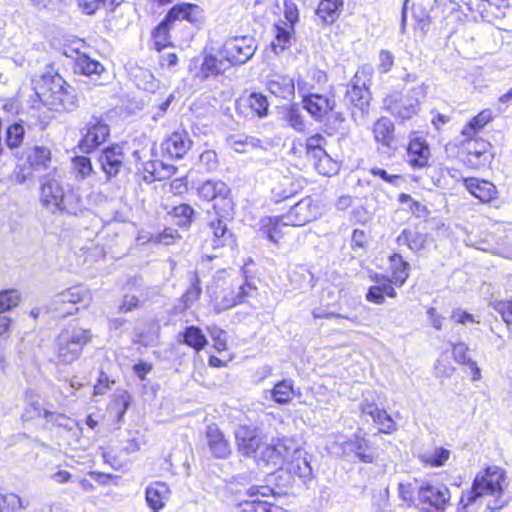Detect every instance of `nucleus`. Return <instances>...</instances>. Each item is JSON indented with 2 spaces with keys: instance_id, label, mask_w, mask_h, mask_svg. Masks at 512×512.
<instances>
[{
  "instance_id": "f257e3e1",
  "label": "nucleus",
  "mask_w": 512,
  "mask_h": 512,
  "mask_svg": "<svg viewBox=\"0 0 512 512\" xmlns=\"http://www.w3.org/2000/svg\"><path fill=\"white\" fill-rule=\"evenodd\" d=\"M40 200L44 207L52 212L60 211L77 215L81 211V203L72 193L65 194L56 171L41 179Z\"/></svg>"
},
{
  "instance_id": "f03ea898",
  "label": "nucleus",
  "mask_w": 512,
  "mask_h": 512,
  "mask_svg": "<svg viewBox=\"0 0 512 512\" xmlns=\"http://www.w3.org/2000/svg\"><path fill=\"white\" fill-rule=\"evenodd\" d=\"M504 483L505 474L501 469L488 468L482 475L476 476L471 490L462 495L457 511L464 512L477 498L484 495L495 496L499 500Z\"/></svg>"
},
{
  "instance_id": "7ed1b4c3",
  "label": "nucleus",
  "mask_w": 512,
  "mask_h": 512,
  "mask_svg": "<svg viewBox=\"0 0 512 512\" xmlns=\"http://www.w3.org/2000/svg\"><path fill=\"white\" fill-rule=\"evenodd\" d=\"M427 86L422 83L413 87L405 95L393 94L385 101V109L394 117L401 120H409L418 114L420 101L426 97Z\"/></svg>"
},
{
  "instance_id": "20e7f679",
  "label": "nucleus",
  "mask_w": 512,
  "mask_h": 512,
  "mask_svg": "<svg viewBox=\"0 0 512 512\" xmlns=\"http://www.w3.org/2000/svg\"><path fill=\"white\" fill-rule=\"evenodd\" d=\"M450 498V491L445 485L427 483L417 490L416 507L424 512H444Z\"/></svg>"
},
{
  "instance_id": "39448f33",
  "label": "nucleus",
  "mask_w": 512,
  "mask_h": 512,
  "mask_svg": "<svg viewBox=\"0 0 512 512\" xmlns=\"http://www.w3.org/2000/svg\"><path fill=\"white\" fill-rule=\"evenodd\" d=\"M299 443L292 437L283 436L272 439L270 444L264 445L257 453V458L266 465L277 467L287 462L294 452H297Z\"/></svg>"
},
{
  "instance_id": "423d86ee",
  "label": "nucleus",
  "mask_w": 512,
  "mask_h": 512,
  "mask_svg": "<svg viewBox=\"0 0 512 512\" xmlns=\"http://www.w3.org/2000/svg\"><path fill=\"white\" fill-rule=\"evenodd\" d=\"M256 46L251 37H234L225 42L220 50V56L225 57L229 66L244 64L255 53Z\"/></svg>"
},
{
  "instance_id": "0eeeda50",
  "label": "nucleus",
  "mask_w": 512,
  "mask_h": 512,
  "mask_svg": "<svg viewBox=\"0 0 512 512\" xmlns=\"http://www.w3.org/2000/svg\"><path fill=\"white\" fill-rule=\"evenodd\" d=\"M92 301V295L89 289L82 285L70 287L61 293L55 295L52 299L51 309L58 315L65 317L73 313L72 309H66L65 304L74 306L76 304H84L87 306Z\"/></svg>"
},
{
  "instance_id": "6e6552de",
  "label": "nucleus",
  "mask_w": 512,
  "mask_h": 512,
  "mask_svg": "<svg viewBox=\"0 0 512 512\" xmlns=\"http://www.w3.org/2000/svg\"><path fill=\"white\" fill-rule=\"evenodd\" d=\"M299 92L303 96L305 109L316 119H321L334 107V101L317 93H312L314 85L306 80L297 81Z\"/></svg>"
},
{
  "instance_id": "1a4fd4ad",
  "label": "nucleus",
  "mask_w": 512,
  "mask_h": 512,
  "mask_svg": "<svg viewBox=\"0 0 512 512\" xmlns=\"http://www.w3.org/2000/svg\"><path fill=\"white\" fill-rule=\"evenodd\" d=\"M320 215V208L310 197L303 198L282 215L284 225L304 226L317 219Z\"/></svg>"
},
{
  "instance_id": "9d476101",
  "label": "nucleus",
  "mask_w": 512,
  "mask_h": 512,
  "mask_svg": "<svg viewBox=\"0 0 512 512\" xmlns=\"http://www.w3.org/2000/svg\"><path fill=\"white\" fill-rule=\"evenodd\" d=\"M255 290L256 288L249 283H231L216 297L215 306L219 311L230 309L242 303L245 297L251 296Z\"/></svg>"
},
{
  "instance_id": "9b49d317",
  "label": "nucleus",
  "mask_w": 512,
  "mask_h": 512,
  "mask_svg": "<svg viewBox=\"0 0 512 512\" xmlns=\"http://www.w3.org/2000/svg\"><path fill=\"white\" fill-rule=\"evenodd\" d=\"M66 81L59 75H55L49 79H44V83L37 92L41 102L51 110L59 111L57 101L61 100L63 89Z\"/></svg>"
},
{
  "instance_id": "f8f14e48",
  "label": "nucleus",
  "mask_w": 512,
  "mask_h": 512,
  "mask_svg": "<svg viewBox=\"0 0 512 512\" xmlns=\"http://www.w3.org/2000/svg\"><path fill=\"white\" fill-rule=\"evenodd\" d=\"M109 136V127L101 120L89 122L87 132L80 141L79 147L85 153H90L98 146L106 142Z\"/></svg>"
},
{
  "instance_id": "ddd939ff",
  "label": "nucleus",
  "mask_w": 512,
  "mask_h": 512,
  "mask_svg": "<svg viewBox=\"0 0 512 512\" xmlns=\"http://www.w3.org/2000/svg\"><path fill=\"white\" fill-rule=\"evenodd\" d=\"M273 489L269 486H252L247 490L249 500L239 504L242 512H267L271 503L260 500V497H269Z\"/></svg>"
},
{
  "instance_id": "4468645a",
  "label": "nucleus",
  "mask_w": 512,
  "mask_h": 512,
  "mask_svg": "<svg viewBox=\"0 0 512 512\" xmlns=\"http://www.w3.org/2000/svg\"><path fill=\"white\" fill-rule=\"evenodd\" d=\"M235 438L240 450L247 456L260 450L258 430L247 424H240L235 429Z\"/></svg>"
},
{
  "instance_id": "2eb2a0df",
  "label": "nucleus",
  "mask_w": 512,
  "mask_h": 512,
  "mask_svg": "<svg viewBox=\"0 0 512 512\" xmlns=\"http://www.w3.org/2000/svg\"><path fill=\"white\" fill-rule=\"evenodd\" d=\"M124 155L120 146H112L103 150L99 157L103 172L107 178L115 177L123 166Z\"/></svg>"
},
{
  "instance_id": "dca6fc26",
  "label": "nucleus",
  "mask_w": 512,
  "mask_h": 512,
  "mask_svg": "<svg viewBox=\"0 0 512 512\" xmlns=\"http://www.w3.org/2000/svg\"><path fill=\"white\" fill-rule=\"evenodd\" d=\"M286 470L289 474L298 477L303 482L312 478V468L307 459V452L300 446L298 447L297 452H294L286 462Z\"/></svg>"
},
{
  "instance_id": "f3484780",
  "label": "nucleus",
  "mask_w": 512,
  "mask_h": 512,
  "mask_svg": "<svg viewBox=\"0 0 512 512\" xmlns=\"http://www.w3.org/2000/svg\"><path fill=\"white\" fill-rule=\"evenodd\" d=\"M192 141L186 131L172 133L163 143L162 149L171 157L180 159L191 148Z\"/></svg>"
},
{
  "instance_id": "a211bd4d",
  "label": "nucleus",
  "mask_w": 512,
  "mask_h": 512,
  "mask_svg": "<svg viewBox=\"0 0 512 512\" xmlns=\"http://www.w3.org/2000/svg\"><path fill=\"white\" fill-rule=\"evenodd\" d=\"M430 149L425 140L412 139L407 149V161L417 168H423L428 164Z\"/></svg>"
},
{
  "instance_id": "6ab92c4d",
  "label": "nucleus",
  "mask_w": 512,
  "mask_h": 512,
  "mask_svg": "<svg viewBox=\"0 0 512 512\" xmlns=\"http://www.w3.org/2000/svg\"><path fill=\"white\" fill-rule=\"evenodd\" d=\"M169 497L170 489L163 482H154L146 489L147 504L154 512L161 510Z\"/></svg>"
},
{
  "instance_id": "aec40b11",
  "label": "nucleus",
  "mask_w": 512,
  "mask_h": 512,
  "mask_svg": "<svg viewBox=\"0 0 512 512\" xmlns=\"http://www.w3.org/2000/svg\"><path fill=\"white\" fill-rule=\"evenodd\" d=\"M208 446L212 454L217 458H226L231 450L223 433L216 426H208L206 431Z\"/></svg>"
},
{
  "instance_id": "412c9836",
  "label": "nucleus",
  "mask_w": 512,
  "mask_h": 512,
  "mask_svg": "<svg viewBox=\"0 0 512 512\" xmlns=\"http://www.w3.org/2000/svg\"><path fill=\"white\" fill-rule=\"evenodd\" d=\"M229 68V63L225 60V57L220 56L219 51L217 55H209L204 58L197 77L205 80L209 76L221 74Z\"/></svg>"
},
{
  "instance_id": "4be33fe9",
  "label": "nucleus",
  "mask_w": 512,
  "mask_h": 512,
  "mask_svg": "<svg viewBox=\"0 0 512 512\" xmlns=\"http://www.w3.org/2000/svg\"><path fill=\"white\" fill-rule=\"evenodd\" d=\"M201 14L199 6L191 3H181L175 5L167 13L166 19L171 24L177 20H187L188 22H196Z\"/></svg>"
},
{
  "instance_id": "5701e85b",
  "label": "nucleus",
  "mask_w": 512,
  "mask_h": 512,
  "mask_svg": "<svg viewBox=\"0 0 512 512\" xmlns=\"http://www.w3.org/2000/svg\"><path fill=\"white\" fill-rule=\"evenodd\" d=\"M467 190L481 202H489L494 199L496 194L495 186L488 181H480L476 178L465 179Z\"/></svg>"
},
{
  "instance_id": "b1692460",
  "label": "nucleus",
  "mask_w": 512,
  "mask_h": 512,
  "mask_svg": "<svg viewBox=\"0 0 512 512\" xmlns=\"http://www.w3.org/2000/svg\"><path fill=\"white\" fill-rule=\"evenodd\" d=\"M268 90L277 97L288 99L294 95L295 84L285 75H273L267 83Z\"/></svg>"
},
{
  "instance_id": "393cba45",
  "label": "nucleus",
  "mask_w": 512,
  "mask_h": 512,
  "mask_svg": "<svg viewBox=\"0 0 512 512\" xmlns=\"http://www.w3.org/2000/svg\"><path fill=\"white\" fill-rule=\"evenodd\" d=\"M209 227L213 235L212 246L214 248L234 246L235 240L233 234L222 220L217 219L216 221H211Z\"/></svg>"
},
{
  "instance_id": "a878e982",
  "label": "nucleus",
  "mask_w": 512,
  "mask_h": 512,
  "mask_svg": "<svg viewBox=\"0 0 512 512\" xmlns=\"http://www.w3.org/2000/svg\"><path fill=\"white\" fill-rule=\"evenodd\" d=\"M59 335L62 336V340L65 341V343L68 341L72 345H78V348L81 350H83L84 346L92 340V334L90 330L84 329L75 324L68 325L60 332Z\"/></svg>"
},
{
  "instance_id": "bb28decb",
  "label": "nucleus",
  "mask_w": 512,
  "mask_h": 512,
  "mask_svg": "<svg viewBox=\"0 0 512 512\" xmlns=\"http://www.w3.org/2000/svg\"><path fill=\"white\" fill-rule=\"evenodd\" d=\"M294 393L293 381L285 379L276 383L271 390L265 391V397L267 398L269 395L274 402L284 405L292 401Z\"/></svg>"
},
{
  "instance_id": "cd10ccee",
  "label": "nucleus",
  "mask_w": 512,
  "mask_h": 512,
  "mask_svg": "<svg viewBox=\"0 0 512 512\" xmlns=\"http://www.w3.org/2000/svg\"><path fill=\"white\" fill-rule=\"evenodd\" d=\"M391 282L397 287H402L409 277L410 265L400 254L390 256Z\"/></svg>"
},
{
  "instance_id": "c85d7f7f",
  "label": "nucleus",
  "mask_w": 512,
  "mask_h": 512,
  "mask_svg": "<svg viewBox=\"0 0 512 512\" xmlns=\"http://www.w3.org/2000/svg\"><path fill=\"white\" fill-rule=\"evenodd\" d=\"M177 341L193 348L196 352L202 350L207 344L205 335L197 326L187 327L183 332L178 334Z\"/></svg>"
},
{
  "instance_id": "c756f323",
  "label": "nucleus",
  "mask_w": 512,
  "mask_h": 512,
  "mask_svg": "<svg viewBox=\"0 0 512 512\" xmlns=\"http://www.w3.org/2000/svg\"><path fill=\"white\" fill-rule=\"evenodd\" d=\"M374 138L383 146L391 147L394 141V125L389 118L378 119L373 126Z\"/></svg>"
},
{
  "instance_id": "7c9ffc66",
  "label": "nucleus",
  "mask_w": 512,
  "mask_h": 512,
  "mask_svg": "<svg viewBox=\"0 0 512 512\" xmlns=\"http://www.w3.org/2000/svg\"><path fill=\"white\" fill-rule=\"evenodd\" d=\"M55 350L60 362L70 364L77 360L82 353L78 345H72L62 340V336L58 335L55 341Z\"/></svg>"
},
{
  "instance_id": "2f4dec72",
  "label": "nucleus",
  "mask_w": 512,
  "mask_h": 512,
  "mask_svg": "<svg viewBox=\"0 0 512 512\" xmlns=\"http://www.w3.org/2000/svg\"><path fill=\"white\" fill-rule=\"evenodd\" d=\"M342 7V0H322L316 13L325 23H333L338 19Z\"/></svg>"
},
{
  "instance_id": "473e14b6",
  "label": "nucleus",
  "mask_w": 512,
  "mask_h": 512,
  "mask_svg": "<svg viewBox=\"0 0 512 512\" xmlns=\"http://www.w3.org/2000/svg\"><path fill=\"white\" fill-rule=\"evenodd\" d=\"M27 160L30 166L35 170L47 169L51 162V152L46 147L35 146L29 149Z\"/></svg>"
},
{
  "instance_id": "72a5a7b5",
  "label": "nucleus",
  "mask_w": 512,
  "mask_h": 512,
  "mask_svg": "<svg viewBox=\"0 0 512 512\" xmlns=\"http://www.w3.org/2000/svg\"><path fill=\"white\" fill-rule=\"evenodd\" d=\"M227 145L237 153H248L260 147V140L253 136L233 135L226 139Z\"/></svg>"
},
{
  "instance_id": "f704fd0d",
  "label": "nucleus",
  "mask_w": 512,
  "mask_h": 512,
  "mask_svg": "<svg viewBox=\"0 0 512 512\" xmlns=\"http://www.w3.org/2000/svg\"><path fill=\"white\" fill-rule=\"evenodd\" d=\"M228 193V187L223 181H206L198 188L199 196L211 201L218 196H225Z\"/></svg>"
},
{
  "instance_id": "c9c22d12",
  "label": "nucleus",
  "mask_w": 512,
  "mask_h": 512,
  "mask_svg": "<svg viewBox=\"0 0 512 512\" xmlns=\"http://www.w3.org/2000/svg\"><path fill=\"white\" fill-rule=\"evenodd\" d=\"M349 450L354 452L359 460L363 463H372L374 454L370 451L369 441L355 435L353 439H349Z\"/></svg>"
},
{
  "instance_id": "e433bc0d",
  "label": "nucleus",
  "mask_w": 512,
  "mask_h": 512,
  "mask_svg": "<svg viewBox=\"0 0 512 512\" xmlns=\"http://www.w3.org/2000/svg\"><path fill=\"white\" fill-rule=\"evenodd\" d=\"M492 119L490 110H483L475 116L462 130V136L473 139L475 135Z\"/></svg>"
},
{
  "instance_id": "4c0bfd02",
  "label": "nucleus",
  "mask_w": 512,
  "mask_h": 512,
  "mask_svg": "<svg viewBox=\"0 0 512 512\" xmlns=\"http://www.w3.org/2000/svg\"><path fill=\"white\" fill-rule=\"evenodd\" d=\"M398 242L407 245L414 252H419L425 248L427 239L422 233L403 230L398 236Z\"/></svg>"
},
{
  "instance_id": "58836bf2",
  "label": "nucleus",
  "mask_w": 512,
  "mask_h": 512,
  "mask_svg": "<svg viewBox=\"0 0 512 512\" xmlns=\"http://www.w3.org/2000/svg\"><path fill=\"white\" fill-rule=\"evenodd\" d=\"M76 69L83 75L92 76V75H101L104 72V66L88 57L87 55H80L76 60Z\"/></svg>"
},
{
  "instance_id": "ea45409f",
  "label": "nucleus",
  "mask_w": 512,
  "mask_h": 512,
  "mask_svg": "<svg viewBox=\"0 0 512 512\" xmlns=\"http://www.w3.org/2000/svg\"><path fill=\"white\" fill-rule=\"evenodd\" d=\"M286 27L275 25V39L271 43L272 49L275 53L284 51L290 44L291 34L293 28L290 25L285 24Z\"/></svg>"
},
{
  "instance_id": "a19ab883",
  "label": "nucleus",
  "mask_w": 512,
  "mask_h": 512,
  "mask_svg": "<svg viewBox=\"0 0 512 512\" xmlns=\"http://www.w3.org/2000/svg\"><path fill=\"white\" fill-rule=\"evenodd\" d=\"M247 106L251 112L259 118L266 117L268 115L269 103L261 93H251L246 99Z\"/></svg>"
},
{
  "instance_id": "79ce46f5",
  "label": "nucleus",
  "mask_w": 512,
  "mask_h": 512,
  "mask_svg": "<svg viewBox=\"0 0 512 512\" xmlns=\"http://www.w3.org/2000/svg\"><path fill=\"white\" fill-rule=\"evenodd\" d=\"M56 103L60 105L59 111H74L79 106V98L76 90L68 83H65V88L63 89L61 100L57 101Z\"/></svg>"
},
{
  "instance_id": "37998d69",
  "label": "nucleus",
  "mask_w": 512,
  "mask_h": 512,
  "mask_svg": "<svg viewBox=\"0 0 512 512\" xmlns=\"http://www.w3.org/2000/svg\"><path fill=\"white\" fill-rule=\"evenodd\" d=\"M172 24L165 18L154 30V45L158 51L170 45L169 29Z\"/></svg>"
},
{
  "instance_id": "c03bdc74",
  "label": "nucleus",
  "mask_w": 512,
  "mask_h": 512,
  "mask_svg": "<svg viewBox=\"0 0 512 512\" xmlns=\"http://www.w3.org/2000/svg\"><path fill=\"white\" fill-rule=\"evenodd\" d=\"M450 457V451L445 448H435L431 452H425L421 455V459L426 464L434 467L443 466Z\"/></svg>"
},
{
  "instance_id": "a18cd8bd",
  "label": "nucleus",
  "mask_w": 512,
  "mask_h": 512,
  "mask_svg": "<svg viewBox=\"0 0 512 512\" xmlns=\"http://www.w3.org/2000/svg\"><path fill=\"white\" fill-rule=\"evenodd\" d=\"M326 144V140L320 134L313 135L309 137L306 141V149L307 153L312 154L313 157L319 158L321 161L324 157L328 159V154L323 149V146Z\"/></svg>"
},
{
  "instance_id": "49530a36",
  "label": "nucleus",
  "mask_w": 512,
  "mask_h": 512,
  "mask_svg": "<svg viewBox=\"0 0 512 512\" xmlns=\"http://www.w3.org/2000/svg\"><path fill=\"white\" fill-rule=\"evenodd\" d=\"M171 215L177 219V225L189 227L194 216V209L188 204H180L172 209Z\"/></svg>"
},
{
  "instance_id": "de8ad7c7",
  "label": "nucleus",
  "mask_w": 512,
  "mask_h": 512,
  "mask_svg": "<svg viewBox=\"0 0 512 512\" xmlns=\"http://www.w3.org/2000/svg\"><path fill=\"white\" fill-rule=\"evenodd\" d=\"M145 170L150 172L157 180L170 178L176 172V169L173 166L159 161L148 163Z\"/></svg>"
},
{
  "instance_id": "09e8293b",
  "label": "nucleus",
  "mask_w": 512,
  "mask_h": 512,
  "mask_svg": "<svg viewBox=\"0 0 512 512\" xmlns=\"http://www.w3.org/2000/svg\"><path fill=\"white\" fill-rule=\"evenodd\" d=\"M32 408L39 417H43L44 419H46L47 423L64 427L65 429H71V426L69 425V419L65 415L60 413H54L46 409H40L39 407H36L34 405L32 406Z\"/></svg>"
},
{
  "instance_id": "8fccbe9b",
  "label": "nucleus",
  "mask_w": 512,
  "mask_h": 512,
  "mask_svg": "<svg viewBox=\"0 0 512 512\" xmlns=\"http://www.w3.org/2000/svg\"><path fill=\"white\" fill-rule=\"evenodd\" d=\"M22 509H24V506L18 495L0 493V512H20Z\"/></svg>"
},
{
  "instance_id": "3c124183",
  "label": "nucleus",
  "mask_w": 512,
  "mask_h": 512,
  "mask_svg": "<svg viewBox=\"0 0 512 512\" xmlns=\"http://www.w3.org/2000/svg\"><path fill=\"white\" fill-rule=\"evenodd\" d=\"M264 223L265 233L267 234V238L273 242L277 243L279 239L282 237L280 233L281 227L285 226L283 224L282 215L274 218H267Z\"/></svg>"
},
{
  "instance_id": "603ef678",
  "label": "nucleus",
  "mask_w": 512,
  "mask_h": 512,
  "mask_svg": "<svg viewBox=\"0 0 512 512\" xmlns=\"http://www.w3.org/2000/svg\"><path fill=\"white\" fill-rule=\"evenodd\" d=\"M73 170L77 179H85L93 172L91 161L88 157L77 156L72 161Z\"/></svg>"
},
{
  "instance_id": "864d4df0",
  "label": "nucleus",
  "mask_w": 512,
  "mask_h": 512,
  "mask_svg": "<svg viewBox=\"0 0 512 512\" xmlns=\"http://www.w3.org/2000/svg\"><path fill=\"white\" fill-rule=\"evenodd\" d=\"M20 302V294L15 289L0 291V313L16 307Z\"/></svg>"
},
{
  "instance_id": "5fc2aeb1",
  "label": "nucleus",
  "mask_w": 512,
  "mask_h": 512,
  "mask_svg": "<svg viewBox=\"0 0 512 512\" xmlns=\"http://www.w3.org/2000/svg\"><path fill=\"white\" fill-rule=\"evenodd\" d=\"M372 420L379 426V431L382 433H392L396 430L395 421L385 410H379Z\"/></svg>"
},
{
  "instance_id": "6e6d98bb",
  "label": "nucleus",
  "mask_w": 512,
  "mask_h": 512,
  "mask_svg": "<svg viewBox=\"0 0 512 512\" xmlns=\"http://www.w3.org/2000/svg\"><path fill=\"white\" fill-rule=\"evenodd\" d=\"M201 293L202 289L199 285V278L195 276L191 283V286L182 296V301L184 303L185 308L191 307L196 301H198L201 296Z\"/></svg>"
},
{
  "instance_id": "4d7b16f0",
  "label": "nucleus",
  "mask_w": 512,
  "mask_h": 512,
  "mask_svg": "<svg viewBox=\"0 0 512 512\" xmlns=\"http://www.w3.org/2000/svg\"><path fill=\"white\" fill-rule=\"evenodd\" d=\"M24 133H25V130L21 124L15 123V124L11 125L7 130V138H6L7 145L10 148L19 147L23 141Z\"/></svg>"
},
{
  "instance_id": "13d9d810",
  "label": "nucleus",
  "mask_w": 512,
  "mask_h": 512,
  "mask_svg": "<svg viewBox=\"0 0 512 512\" xmlns=\"http://www.w3.org/2000/svg\"><path fill=\"white\" fill-rule=\"evenodd\" d=\"M490 306L502 316L506 324L512 325V300L493 301Z\"/></svg>"
},
{
  "instance_id": "bf43d9fd",
  "label": "nucleus",
  "mask_w": 512,
  "mask_h": 512,
  "mask_svg": "<svg viewBox=\"0 0 512 512\" xmlns=\"http://www.w3.org/2000/svg\"><path fill=\"white\" fill-rule=\"evenodd\" d=\"M363 91L354 86L351 91L348 92V97L351 103L354 104L355 107H358L361 111V114L364 115L367 112L369 102L362 96Z\"/></svg>"
},
{
  "instance_id": "052dcab7",
  "label": "nucleus",
  "mask_w": 512,
  "mask_h": 512,
  "mask_svg": "<svg viewBox=\"0 0 512 512\" xmlns=\"http://www.w3.org/2000/svg\"><path fill=\"white\" fill-rule=\"evenodd\" d=\"M286 119L289 125L298 132L305 130V121L301 113L296 108H290L287 112Z\"/></svg>"
},
{
  "instance_id": "680f3d73",
  "label": "nucleus",
  "mask_w": 512,
  "mask_h": 512,
  "mask_svg": "<svg viewBox=\"0 0 512 512\" xmlns=\"http://www.w3.org/2000/svg\"><path fill=\"white\" fill-rule=\"evenodd\" d=\"M464 141L467 143L466 150L468 154L474 155L476 157H480L481 155H483L488 147V143L483 140L479 141L477 139L474 140V138L470 139L468 137H465Z\"/></svg>"
},
{
  "instance_id": "e2e57ef3",
  "label": "nucleus",
  "mask_w": 512,
  "mask_h": 512,
  "mask_svg": "<svg viewBox=\"0 0 512 512\" xmlns=\"http://www.w3.org/2000/svg\"><path fill=\"white\" fill-rule=\"evenodd\" d=\"M398 494L404 503L416 506L417 497H414V488L411 483H399Z\"/></svg>"
},
{
  "instance_id": "0e129e2a",
  "label": "nucleus",
  "mask_w": 512,
  "mask_h": 512,
  "mask_svg": "<svg viewBox=\"0 0 512 512\" xmlns=\"http://www.w3.org/2000/svg\"><path fill=\"white\" fill-rule=\"evenodd\" d=\"M451 319L459 324H468V323H479L480 320L478 316L470 314L460 308L454 309L451 314Z\"/></svg>"
},
{
  "instance_id": "69168bd1",
  "label": "nucleus",
  "mask_w": 512,
  "mask_h": 512,
  "mask_svg": "<svg viewBox=\"0 0 512 512\" xmlns=\"http://www.w3.org/2000/svg\"><path fill=\"white\" fill-rule=\"evenodd\" d=\"M394 65V56L388 50H381L379 53L378 71L380 73H388Z\"/></svg>"
},
{
  "instance_id": "338daca9",
  "label": "nucleus",
  "mask_w": 512,
  "mask_h": 512,
  "mask_svg": "<svg viewBox=\"0 0 512 512\" xmlns=\"http://www.w3.org/2000/svg\"><path fill=\"white\" fill-rule=\"evenodd\" d=\"M200 164L206 168L207 171H213L218 166L217 154L215 151L206 150L199 157Z\"/></svg>"
},
{
  "instance_id": "774afa93",
  "label": "nucleus",
  "mask_w": 512,
  "mask_h": 512,
  "mask_svg": "<svg viewBox=\"0 0 512 512\" xmlns=\"http://www.w3.org/2000/svg\"><path fill=\"white\" fill-rule=\"evenodd\" d=\"M284 16L287 20L290 28L298 21L299 14L296 4L291 0H285L284 2Z\"/></svg>"
}]
</instances>
